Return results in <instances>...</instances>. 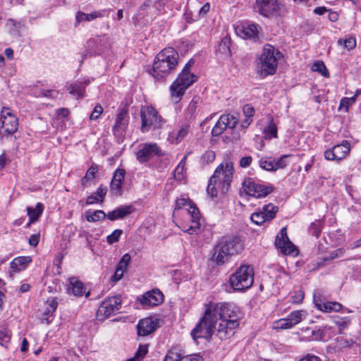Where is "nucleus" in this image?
Instances as JSON below:
<instances>
[{
  "mask_svg": "<svg viewBox=\"0 0 361 361\" xmlns=\"http://www.w3.org/2000/svg\"><path fill=\"white\" fill-rule=\"evenodd\" d=\"M216 310L215 336L221 341L227 340L235 334L243 314L238 307L228 302H217Z\"/></svg>",
  "mask_w": 361,
  "mask_h": 361,
  "instance_id": "1",
  "label": "nucleus"
},
{
  "mask_svg": "<svg viewBox=\"0 0 361 361\" xmlns=\"http://www.w3.org/2000/svg\"><path fill=\"white\" fill-rule=\"evenodd\" d=\"M216 307V303L214 302L205 305L204 315L190 332L195 342H197L199 338H204L208 342L212 340L213 336L215 335V324L217 323Z\"/></svg>",
  "mask_w": 361,
  "mask_h": 361,
  "instance_id": "2",
  "label": "nucleus"
},
{
  "mask_svg": "<svg viewBox=\"0 0 361 361\" xmlns=\"http://www.w3.org/2000/svg\"><path fill=\"white\" fill-rule=\"evenodd\" d=\"M243 249V241L238 236H224L214 246L212 259L219 265L224 264L231 256L239 254Z\"/></svg>",
  "mask_w": 361,
  "mask_h": 361,
  "instance_id": "3",
  "label": "nucleus"
},
{
  "mask_svg": "<svg viewBox=\"0 0 361 361\" xmlns=\"http://www.w3.org/2000/svg\"><path fill=\"white\" fill-rule=\"evenodd\" d=\"M178 54L172 47L162 49L156 56L150 73L157 80L163 79L175 69L178 62Z\"/></svg>",
  "mask_w": 361,
  "mask_h": 361,
  "instance_id": "4",
  "label": "nucleus"
},
{
  "mask_svg": "<svg viewBox=\"0 0 361 361\" xmlns=\"http://www.w3.org/2000/svg\"><path fill=\"white\" fill-rule=\"evenodd\" d=\"M282 57L283 54L274 46L265 44L256 61L257 74L263 78L275 74L278 62Z\"/></svg>",
  "mask_w": 361,
  "mask_h": 361,
  "instance_id": "5",
  "label": "nucleus"
},
{
  "mask_svg": "<svg viewBox=\"0 0 361 361\" xmlns=\"http://www.w3.org/2000/svg\"><path fill=\"white\" fill-rule=\"evenodd\" d=\"M193 64L194 61L190 59L185 64L181 73L178 74L176 80L170 86L171 97L177 99L175 102H178L185 90L197 80V77L190 73V68Z\"/></svg>",
  "mask_w": 361,
  "mask_h": 361,
  "instance_id": "6",
  "label": "nucleus"
},
{
  "mask_svg": "<svg viewBox=\"0 0 361 361\" xmlns=\"http://www.w3.org/2000/svg\"><path fill=\"white\" fill-rule=\"evenodd\" d=\"M230 286L236 291H244L249 289L254 282V270L252 266L240 265L232 274L229 279Z\"/></svg>",
  "mask_w": 361,
  "mask_h": 361,
  "instance_id": "7",
  "label": "nucleus"
},
{
  "mask_svg": "<svg viewBox=\"0 0 361 361\" xmlns=\"http://www.w3.org/2000/svg\"><path fill=\"white\" fill-rule=\"evenodd\" d=\"M233 163L226 161L224 164H220L215 170L213 176L211 177L212 181L217 183L219 188L222 193L228 192L233 177Z\"/></svg>",
  "mask_w": 361,
  "mask_h": 361,
  "instance_id": "8",
  "label": "nucleus"
},
{
  "mask_svg": "<svg viewBox=\"0 0 361 361\" xmlns=\"http://www.w3.org/2000/svg\"><path fill=\"white\" fill-rule=\"evenodd\" d=\"M188 205V213L190 215L191 224L183 226V231L189 234H197L200 231V211L187 197H179L176 201V209H180L183 207Z\"/></svg>",
  "mask_w": 361,
  "mask_h": 361,
  "instance_id": "9",
  "label": "nucleus"
},
{
  "mask_svg": "<svg viewBox=\"0 0 361 361\" xmlns=\"http://www.w3.org/2000/svg\"><path fill=\"white\" fill-rule=\"evenodd\" d=\"M141 131L148 132L150 129H158L165 123V121L159 114L158 111L152 106H142L140 110Z\"/></svg>",
  "mask_w": 361,
  "mask_h": 361,
  "instance_id": "10",
  "label": "nucleus"
},
{
  "mask_svg": "<svg viewBox=\"0 0 361 361\" xmlns=\"http://www.w3.org/2000/svg\"><path fill=\"white\" fill-rule=\"evenodd\" d=\"M255 10L264 18H277L282 14L283 5L278 0H256Z\"/></svg>",
  "mask_w": 361,
  "mask_h": 361,
  "instance_id": "11",
  "label": "nucleus"
},
{
  "mask_svg": "<svg viewBox=\"0 0 361 361\" xmlns=\"http://www.w3.org/2000/svg\"><path fill=\"white\" fill-rule=\"evenodd\" d=\"M18 121L8 108L4 107L0 113V136L13 134L18 129Z\"/></svg>",
  "mask_w": 361,
  "mask_h": 361,
  "instance_id": "12",
  "label": "nucleus"
},
{
  "mask_svg": "<svg viewBox=\"0 0 361 361\" xmlns=\"http://www.w3.org/2000/svg\"><path fill=\"white\" fill-rule=\"evenodd\" d=\"M121 297L115 295L106 298L99 305L97 317L99 320H103L118 312L121 308Z\"/></svg>",
  "mask_w": 361,
  "mask_h": 361,
  "instance_id": "13",
  "label": "nucleus"
},
{
  "mask_svg": "<svg viewBox=\"0 0 361 361\" xmlns=\"http://www.w3.org/2000/svg\"><path fill=\"white\" fill-rule=\"evenodd\" d=\"M243 188L247 195L256 198L265 197L274 190L272 186L257 183L251 178L244 180Z\"/></svg>",
  "mask_w": 361,
  "mask_h": 361,
  "instance_id": "14",
  "label": "nucleus"
},
{
  "mask_svg": "<svg viewBox=\"0 0 361 361\" xmlns=\"http://www.w3.org/2000/svg\"><path fill=\"white\" fill-rule=\"evenodd\" d=\"M275 245L283 255H298V250L288 236L286 227L282 228L279 233L276 235Z\"/></svg>",
  "mask_w": 361,
  "mask_h": 361,
  "instance_id": "15",
  "label": "nucleus"
},
{
  "mask_svg": "<svg viewBox=\"0 0 361 361\" xmlns=\"http://www.w3.org/2000/svg\"><path fill=\"white\" fill-rule=\"evenodd\" d=\"M140 149L136 153L139 162L145 163L155 156L161 157L164 154L156 143H145L140 145Z\"/></svg>",
  "mask_w": 361,
  "mask_h": 361,
  "instance_id": "16",
  "label": "nucleus"
},
{
  "mask_svg": "<svg viewBox=\"0 0 361 361\" xmlns=\"http://www.w3.org/2000/svg\"><path fill=\"white\" fill-rule=\"evenodd\" d=\"M238 122V118L231 114L221 115L212 128V134L214 137L219 136L227 128H235Z\"/></svg>",
  "mask_w": 361,
  "mask_h": 361,
  "instance_id": "17",
  "label": "nucleus"
},
{
  "mask_svg": "<svg viewBox=\"0 0 361 361\" xmlns=\"http://www.w3.org/2000/svg\"><path fill=\"white\" fill-rule=\"evenodd\" d=\"M350 145L347 140H343L341 144L336 145L331 149L324 152V157L330 161H340L344 159L350 152Z\"/></svg>",
  "mask_w": 361,
  "mask_h": 361,
  "instance_id": "18",
  "label": "nucleus"
},
{
  "mask_svg": "<svg viewBox=\"0 0 361 361\" xmlns=\"http://www.w3.org/2000/svg\"><path fill=\"white\" fill-rule=\"evenodd\" d=\"M137 300L145 308L155 307L163 302L164 295L159 290L153 289L143 294Z\"/></svg>",
  "mask_w": 361,
  "mask_h": 361,
  "instance_id": "19",
  "label": "nucleus"
},
{
  "mask_svg": "<svg viewBox=\"0 0 361 361\" xmlns=\"http://www.w3.org/2000/svg\"><path fill=\"white\" fill-rule=\"evenodd\" d=\"M159 319L147 317L140 320L137 324V334L141 336H146L156 331L159 327Z\"/></svg>",
  "mask_w": 361,
  "mask_h": 361,
  "instance_id": "20",
  "label": "nucleus"
},
{
  "mask_svg": "<svg viewBox=\"0 0 361 361\" xmlns=\"http://www.w3.org/2000/svg\"><path fill=\"white\" fill-rule=\"evenodd\" d=\"M126 171L123 169H117L110 183V192L111 195L120 197L122 195V184L124 181Z\"/></svg>",
  "mask_w": 361,
  "mask_h": 361,
  "instance_id": "21",
  "label": "nucleus"
},
{
  "mask_svg": "<svg viewBox=\"0 0 361 361\" xmlns=\"http://www.w3.org/2000/svg\"><path fill=\"white\" fill-rule=\"evenodd\" d=\"M128 111L122 109L116 116L115 125L113 128L114 135L116 136H123L128 126Z\"/></svg>",
  "mask_w": 361,
  "mask_h": 361,
  "instance_id": "22",
  "label": "nucleus"
},
{
  "mask_svg": "<svg viewBox=\"0 0 361 361\" xmlns=\"http://www.w3.org/2000/svg\"><path fill=\"white\" fill-rule=\"evenodd\" d=\"M259 25L255 23L245 24L237 30L238 34L241 33L244 38L256 41L259 39Z\"/></svg>",
  "mask_w": 361,
  "mask_h": 361,
  "instance_id": "23",
  "label": "nucleus"
},
{
  "mask_svg": "<svg viewBox=\"0 0 361 361\" xmlns=\"http://www.w3.org/2000/svg\"><path fill=\"white\" fill-rule=\"evenodd\" d=\"M68 291L69 293H71L76 297H80L85 295V297L87 298L90 295V291L86 293V289L82 282L75 277H71L69 279Z\"/></svg>",
  "mask_w": 361,
  "mask_h": 361,
  "instance_id": "24",
  "label": "nucleus"
},
{
  "mask_svg": "<svg viewBox=\"0 0 361 361\" xmlns=\"http://www.w3.org/2000/svg\"><path fill=\"white\" fill-rule=\"evenodd\" d=\"M135 208L132 205H125L116 208L106 214V217L110 221L123 219L126 216L132 214Z\"/></svg>",
  "mask_w": 361,
  "mask_h": 361,
  "instance_id": "25",
  "label": "nucleus"
},
{
  "mask_svg": "<svg viewBox=\"0 0 361 361\" xmlns=\"http://www.w3.org/2000/svg\"><path fill=\"white\" fill-rule=\"evenodd\" d=\"M109 11L105 9L101 11H95L90 13H85L82 11H78L75 15V25H78L82 21H91L97 18H102L105 16L106 13Z\"/></svg>",
  "mask_w": 361,
  "mask_h": 361,
  "instance_id": "26",
  "label": "nucleus"
},
{
  "mask_svg": "<svg viewBox=\"0 0 361 361\" xmlns=\"http://www.w3.org/2000/svg\"><path fill=\"white\" fill-rule=\"evenodd\" d=\"M85 82L77 81L70 84L67 87V90L70 94L78 99L85 97Z\"/></svg>",
  "mask_w": 361,
  "mask_h": 361,
  "instance_id": "27",
  "label": "nucleus"
},
{
  "mask_svg": "<svg viewBox=\"0 0 361 361\" xmlns=\"http://www.w3.org/2000/svg\"><path fill=\"white\" fill-rule=\"evenodd\" d=\"M30 262V257H18L11 262V268L13 272H18L24 269Z\"/></svg>",
  "mask_w": 361,
  "mask_h": 361,
  "instance_id": "28",
  "label": "nucleus"
},
{
  "mask_svg": "<svg viewBox=\"0 0 361 361\" xmlns=\"http://www.w3.org/2000/svg\"><path fill=\"white\" fill-rule=\"evenodd\" d=\"M231 43V37L228 36L224 37L218 46V52L224 56L225 57H229L231 55L230 49V45Z\"/></svg>",
  "mask_w": 361,
  "mask_h": 361,
  "instance_id": "29",
  "label": "nucleus"
},
{
  "mask_svg": "<svg viewBox=\"0 0 361 361\" xmlns=\"http://www.w3.org/2000/svg\"><path fill=\"white\" fill-rule=\"evenodd\" d=\"M43 209L44 205L42 203H37L35 208L31 207H27V215L30 217V221L27 224V226L37 219V218L42 214Z\"/></svg>",
  "mask_w": 361,
  "mask_h": 361,
  "instance_id": "30",
  "label": "nucleus"
},
{
  "mask_svg": "<svg viewBox=\"0 0 361 361\" xmlns=\"http://www.w3.org/2000/svg\"><path fill=\"white\" fill-rule=\"evenodd\" d=\"M164 361H190V358L182 355L177 348H173L167 353Z\"/></svg>",
  "mask_w": 361,
  "mask_h": 361,
  "instance_id": "31",
  "label": "nucleus"
},
{
  "mask_svg": "<svg viewBox=\"0 0 361 361\" xmlns=\"http://www.w3.org/2000/svg\"><path fill=\"white\" fill-rule=\"evenodd\" d=\"M200 98L194 97L185 109L186 118L189 120L194 118L197 114V106Z\"/></svg>",
  "mask_w": 361,
  "mask_h": 361,
  "instance_id": "32",
  "label": "nucleus"
},
{
  "mask_svg": "<svg viewBox=\"0 0 361 361\" xmlns=\"http://www.w3.org/2000/svg\"><path fill=\"white\" fill-rule=\"evenodd\" d=\"M106 217V214L102 210L91 211L88 210L85 212V218L89 222H96L103 220Z\"/></svg>",
  "mask_w": 361,
  "mask_h": 361,
  "instance_id": "33",
  "label": "nucleus"
},
{
  "mask_svg": "<svg viewBox=\"0 0 361 361\" xmlns=\"http://www.w3.org/2000/svg\"><path fill=\"white\" fill-rule=\"evenodd\" d=\"M267 221L272 220L278 212V207L271 203L264 205L261 211Z\"/></svg>",
  "mask_w": 361,
  "mask_h": 361,
  "instance_id": "34",
  "label": "nucleus"
},
{
  "mask_svg": "<svg viewBox=\"0 0 361 361\" xmlns=\"http://www.w3.org/2000/svg\"><path fill=\"white\" fill-rule=\"evenodd\" d=\"M305 312L302 310H296L290 312L286 318L288 321L290 322L292 326L299 324L302 320V316L304 315Z\"/></svg>",
  "mask_w": 361,
  "mask_h": 361,
  "instance_id": "35",
  "label": "nucleus"
},
{
  "mask_svg": "<svg viewBox=\"0 0 361 361\" xmlns=\"http://www.w3.org/2000/svg\"><path fill=\"white\" fill-rule=\"evenodd\" d=\"M343 307L342 305L337 302H325L324 305H322V310L324 312H338Z\"/></svg>",
  "mask_w": 361,
  "mask_h": 361,
  "instance_id": "36",
  "label": "nucleus"
},
{
  "mask_svg": "<svg viewBox=\"0 0 361 361\" xmlns=\"http://www.w3.org/2000/svg\"><path fill=\"white\" fill-rule=\"evenodd\" d=\"M97 172V167L92 166L87 171L85 176L81 180V185L83 188L89 185L88 183L95 178V174Z\"/></svg>",
  "mask_w": 361,
  "mask_h": 361,
  "instance_id": "37",
  "label": "nucleus"
},
{
  "mask_svg": "<svg viewBox=\"0 0 361 361\" xmlns=\"http://www.w3.org/2000/svg\"><path fill=\"white\" fill-rule=\"evenodd\" d=\"M334 322L338 326L340 334L345 329L350 323V319L348 317H340L338 316L334 317Z\"/></svg>",
  "mask_w": 361,
  "mask_h": 361,
  "instance_id": "38",
  "label": "nucleus"
},
{
  "mask_svg": "<svg viewBox=\"0 0 361 361\" xmlns=\"http://www.w3.org/2000/svg\"><path fill=\"white\" fill-rule=\"evenodd\" d=\"M264 133L266 139L277 137V127L272 121H270L266 128H264Z\"/></svg>",
  "mask_w": 361,
  "mask_h": 361,
  "instance_id": "39",
  "label": "nucleus"
},
{
  "mask_svg": "<svg viewBox=\"0 0 361 361\" xmlns=\"http://www.w3.org/2000/svg\"><path fill=\"white\" fill-rule=\"evenodd\" d=\"M312 69L313 71H317L326 78L329 77V71L322 61H315L312 65Z\"/></svg>",
  "mask_w": 361,
  "mask_h": 361,
  "instance_id": "40",
  "label": "nucleus"
},
{
  "mask_svg": "<svg viewBox=\"0 0 361 361\" xmlns=\"http://www.w3.org/2000/svg\"><path fill=\"white\" fill-rule=\"evenodd\" d=\"M259 166L268 171H276L275 160H271V159H260L259 162Z\"/></svg>",
  "mask_w": 361,
  "mask_h": 361,
  "instance_id": "41",
  "label": "nucleus"
},
{
  "mask_svg": "<svg viewBox=\"0 0 361 361\" xmlns=\"http://www.w3.org/2000/svg\"><path fill=\"white\" fill-rule=\"evenodd\" d=\"M338 44L343 45L348 50H352L356 47V39L353 37L345 39H339Z\"/></svg>",
  "mask_w": 361,
  "mask_h": 361,
  "instance_id": "42",
  "label": "nucleus"
},
{
  "mask_svg": "<svg viewBox=\"0 0 361 361\" xmlns=\"http://www.w3.org/2000/svg\"><path fill=\"white\" fill-rule=\"evenodd\" d=\"M47 324L49 322L47 316L54 312L58 306V302L55 298H49L47 299Z\"/></svg>",
  "mask_w": 361,
  "mask_h": 361,
  "instance_id": "43",
  "label": "nucleus"
},
{
  "mask_svg": "<svg viewBox=\"0 0 361 361\" xmlns=\"http://www.w3.org/2000/svg\"><path fill=\"white\" fill-rule=\"evenodd\" d=\"M11 333L7 329H0V345L7 348V345L11 341Z\"/></svg>",
  "mask_w": 361,
  "mask_h": 361,
  "instance_id": "44",
  "label": "nucleus"
},
{
  "mask_svg": "<svg viewBox=\"0 0 361 361\" xmlns=\"http://www.w3.org/2000/svg\"><path fill=\"white\" fill-rule=\"evenodd\" d=\"M355 102L356 101L355 97H343L341 99L338 110L344 109L345 112L347 113L349 111V107L355 104Z\"/></svg>",
  "mask_w": 361,
  "mask_h": 361,
  "instance_id": "45",
  "label": "nucleus"
},
{
  "mask_svg": "<svg viewBox=\"0 0 361 361\" xmlns=\"http://www.w3.org/2000/svg\"><path fill=\"white\" fill-rule=\"evenodd\" d=\"M122 234L123 231L121 229H116L106 237V242L108 244L112 245L119 240V238Z\"/></svg>",
  "mask_w": 361,
  "mask_h": 361,
  "instance_id": "46",
  "label": "nucleus"
},
{
  "mask_svg": "<svg viewBox=\"0 0 361 361\" xmlns=\"http://www.w3.org/2000/svg\"><path fill=\"white\" fill-rule=\"evenodd\" d=\"M322 231V225L319 221H315L310 224L309 227V233L312 235L315 236L317 238H319Z\"/></svg>",
  "mask_w": 361,
  "mask_h": 361,
  "instance_id": "47",
  "label": "nucleus"
},
{
  "mask_svg": "<svg viewBox=\"0 0 361 361\" xmlns=\"http://www.w3.org/2000/svg\"><path fill=\"white\" fill-rule=\"evenodd\" d=\"M215 152L212 150L206 151L201 157V161L204 164L212 163L215 159Z\"/></svg>",
  "mask_w": 361,
  "mask_h": 361,
  "instance_id": "48",
  "label": "nucleus"
},
{
  "mask_svg": "<svg viewBox=\"0 0 361 361\" xmlns=\"http://www.w3.org/2000/svg\"><path fill=\"white\" fill-rule=\"evenodd\" d=\"M329 327L325 326L322 329H318L312 331V339L314 341H322L324 338V334L326 329H329Z\"/></svg>",
  "mask_w": 361,
  "mask_h": 361,
  "instance_id": "49",
  "label": "nucleus"
},
{
  "mask_svg": "<svg viewBox=\"0 0 361 361\" xmlns=\"http://www.w3.org/2000/svg\"><path fill=\"white\" fill-rule=\"evenodd\" d=\"M250 219L251 221L257 225H261L262 223L267 221L261 211L252 214Z\"/></svg>",
  "mask_w": 361,
  "mask_h": 361,
  "instance_id": "50",
  "label": "nucleus"
},
{
  "mask_svg": "<svg viewBox=\"0 0 361 361\" xmlns=\"http://www.w3.org/2000/svg\"><path fill=\"white\" fill-rule=\"evenodd\" d=\"M130 259L131 257L129 254H125L119 261L116 268L120 270L125 271L130 261Z\"/></svg>",
  "mask_w": 361,
  "mask_h": 361,
  "instance_id": "51",
  "label": "nucleus"
},
{
  "mask_svg": "<svg viewBox=\"0 0 361 361\" xmlns=\"http://www.w3.org/2000/svg\"><path fill=\"white\" fill-rule=\"evenodd\" d=\"M184 165L179 163L173 171L174 178L177 180H182L184 178Z\"/></svg>",
  "mask_w": 361,
  "mask_h": 361,
  "instance_id": "52",
  "label": "nucleus"
},
{
  "mask_svg": "<svg viewBox=\"0 0 361 361\" xmlns=\"http://www.w3.org/2000/svg\"><path fill=\"white\" fill-rule=\"evenodd\" d=\"M292 327V325H290L286 317L281 319L275 322V329H288Z\"/></svg>",
  "mask_w": 361,
  "mask_h": 361,
  "instance_id": "53",
  "label": "nucleus"
},
{
  "mask_svg": "<svg viewBox=\"0 0 361 361\" xmlns=\"http://www.w3.org/2000/svg\"><path fill=\"white\" fill-rule=\"evenodd\" d=\"M217 183L212 181V178H210L209 180V183L207 188V192L209 195L212 197H215L217 196Z\"/></svg>",
  "mask_w": 361,
  "mask_h": 361,
  "instance_id": "54",
  "label": "nucleus"
},
{
  "mask_svg": "<svg viewBox=\"0 0 361 361\" xmlns=\"http://www.w3.org/2000/svg\"><path fill=\"white\" fill-rule=\"evenodd\" d=\"M103 112V108L100 104H97L90 115V121L97 120Z\"/></svg>",
  "mask_w": 361,
  "mask_h": 361,
  "instance_id": "55",
  "label": "nucleus"
},
{
  "mask_svg": "<svg viewBox=\"0 0 361 361\" xmlns=\"http://www.w3.org/2000/svg\"><path fill=\"white\" fill-rule=\"evenodd\" d=\"M148 352L147 345H140L135 353V356L140 360H142Z\"/></svg>",
  "mask_w": 361,
  "mask_h": 361,
  "instance_id": "56",
  "label": "nucleus"
},
{
  "mask_svg": "<svg viewBox=\"0 0 361 361\" xmlns=\"http://www.w3.org/2000/svg\"><path fill=\"white\" fill-rule=\"evenodd\" d=\"M243 112L246 118H252L255 114V109L250 104H247L244 105Z\"/></svg>",
  "mask_w": 361,
  "mask_h": 361,
  "instance_id": "57",
  "label": "nucleus"
},
{
  "mask_svg": "<svg viewBox=\"0 0 361 361\" xmlns=\"http://www.w3.org/2000/svg\"><path fill=\"white\" fill-rule=\"evenodd\" d=\"M289 155L285 154L281 156L279 159L275 161V165L276 170L279 169H283L287 166L286 159Z\"/></svg>",
  "mask_w": 361,
  "mask_h": 361,
  "instance_id": "58",
  "label": "nucleus"
},
{
  "mask_svg": "<svg viewBox=\"0 0 361 361\" xmlns=\"http://www.w3.org/2000/svg\"><path fill=\"white\" fill-rule=\"evenodd\" d=\"M304 298V292L301 290L295 291L294 294L292 295V302L293 303H300Z\"/></svg>",
  "mask_w": 361,
  "mask_h": 361,
  "instance_id": "59",
  "label": "nucleus"
},
{
  "mask_svg": "<svg viewBox=\"0 0 361 361\" xmlns=\"http://www.w3.org/2000/svg\"><path fill=\"white\" fill-rule=\"evenodd\" d=\"M70 114L67 108H60L56 110V115L59 119L66 118Z\"/></svg>",
  "mask_w": 361,
  "mask_h": 361,
  "instance_id": "60",
  "label": "nucleus"
},
{
  "mask_svg": "<svg viewBox=\"0 0 361 361\" xmlns=\"http://www.w3.org/2000/svg\"><path fill=\"white\" fill-rule=\"evenodd\" d=\"M107 192V188L101 185L95 192V194L101 199V202L104 201V197Z\"/></svg>",
  "mask_w": 361,
  "mask_h": 361,
  "instance_id": "61",
  "label": "nucleus"
},
{
  "mask_svg": "<svg viewBox=\"0 0 361 361\" xmlns=\"http://www.w3.org/2000/svg\"><path fill=\"white\" fill-rule=\"evenodd\" d=\"M252 158L251 156L243 157L240 159L239 164H240V167L246 168L250 165V164L252 163Z\"/></svg>",
  "mask_w": 361,
  "mask_h": 361,
  "instance_id": "62",
  "label": "nucleus"
},
{
  "mask_svg": "<svg viewBox=\"0 0 361 361\" xmlns=\"http://www.w3.org/2000/svg\"><path fill=\"white\" fill-rule=\"evenodd\" d=\"M98 202H101V199L95 194V192L91 194L87 197L86 203L87 204H92Z\"/></svg>",
  "mask_w": 361,
  "mask_h": 361,
  "instance_id": "63",
  "label": "nucleus"
},
{
  "mask_svg": "<svg viewBox=\"0 0 361 361\" xmlns=\"http://www.w3.org/2000/svg\"><path fill=\"white\" fill-rule=\"evenodd\" d=\"M298 361H322V360L317 355L308 353Z\"/></svg>",
  "mask_w": 361,
  "mask_h": 361,
  "instance_id": "64",
  "label": "nucleus"
}]
</instances>
